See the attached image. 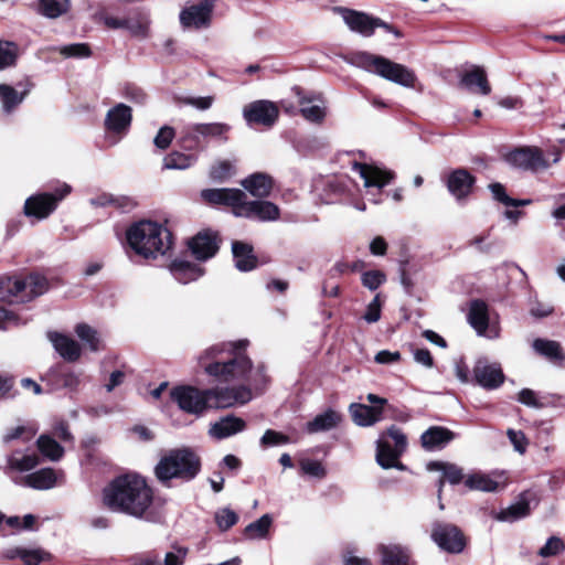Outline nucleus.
Returning <instances> with one entry per match:
<instances>
[{
	"label": "nucleus",
	"mask_w": 565,
	"mask_h": 565,
	"mask_svg": "<svg viewBox=\"0 0 565 565\" xmlns=\"http://www.w3.org/2000/svg\"><path fill=\"white\" fill-rule=\"evenodd\" d=\"M248 344L246 339L213 344L198 356V363L209 376L220 382H246L260 388L267 383V375L263 365L253 367L245 353Z\"/></svg>",
	"instance_id": "f257e3e1"
},
{
	"label": "nucleus",
	"mask_w": 565,
	"mask_h": 565,
	"mask_svg": "<svg viewBox=\"0 0 565 565\" xmlns=\"http://www.w3.org/2000/svg\"><path fill=\"white\" fill-rule=\"evenodd\" d=\"M152 502V489L137 473L118 476L103 489V503L107 509L136 519H142Z\"/></svg>",
	"instance_id": "f03ea898"
},
{
	"label": "nucleus",
	"mask_w": 565,
	"mask_h": 565,
	"mask_svg": "<svg viewBox=\"0 0 565 565\" xmlns=\"http://www.w3.org/2000/svg\"><path fill=\"white\" fill-rule=\"evenodd\" d=\"M126 236L130 248L147 259L164 255L172 245L171 232L151 221L135 223L127 230Z\"/></svg>",
	"instance_id": "7ed1b4c3"
},
{
	"label": "nucleus",
	"mask_w": 565,
	"mask_h": 565,
	"mask_svg": "<svg viewBox=\"0 0 565 565\" xmlns=\"http://www.w3.org/2000/svg\"><path fill=\"white\" fill-rule=\"evenodd\" d=\"M343 60L352 66L376 74L397 85L408 88L415 86L416 75L411 68L381 55L358 51L345 55Z\"/></svg>",
	"instance_id": "20e7f679"
},
{
	"label": "nucleus",
	"mask_w": 565,
	"mask_h": 565,
	"mask_svg": "<svg viewBox=\"0 0 565 565\" xmlns=\"http://www.w3.org/2000/svg\"><path fill=\"white\" fill-rule=\"evenodd\" d=\"M201 470L199 456L189 448L172 449L163 455L154 467L156 478L169 487L171 480L190 481Z\"/></svg>",
	"instance_id": "39448f33"
},
{
	"label": "nucleus",
	"mask_w": 565,
	"mask_h": 565,
	"mask_svg": "<svg viewBox=\"0 0 565 565\" xmlns=\"http://www.w3.org/2000/svg\"><path fill=\"white\" fill-rule=\"evenodd\" d=\"M230 130L225 122L191 124L183 128L181 141L186 149H199L203 141H226Z\"/></svg>",
	"instance_id": "423d86ee"
},
{
	"label": "nucleus",
	"mask_w": 565,
	"mask_h": 565,
	"mask_svg": "<svg viewBox=\"0 0 565 565\" xmlns=\"http://www.w3.org/2000/svg\"><path fill=\"white\" fill-rule=\"evenodd\" d=\"M334 12L341 15L347 26L362 36L369 38L373 35L376 28H384L387 31H393L392 26L379 18H373L364 12L337 7Z\"/></svg>",
	"instance_id": "0eeeda50"
},
{
	"label": "nucleus",
	"mask_w": 565,
	"mask_h": 565,
	"mask_svg": "<svg viewBox=\"0 0 565 565\" xmlns=\"http://www.w3.org/2000/svg\"><path fill=\"white\" fill-rule=\"evenodd\" d=\"M209 409H223L252 399L250 390L245 386L206 388Z\"/></svg>",
	"instance_id": "6e6552de"
},
{
	"label": "nucleus",
	"mask_w": 565,
	"mask_h": 565,
	"mask_svg": "<svg viewBox=\"0 0 565 565\" xmlns=\"http://www.w3.org/2000/svg\"><path fill=\"white\" fill-rule=\"evenodd\" d=\"M71 192V186L63 184L56 189L54 194L40 193L26 199L24 203V214L34 216L39 220L46 218L55 209L58 201Z\"/></svg>",
	"instance_id": "1a4fd4ad"
},
{
	"label": "nucleus",
	"mask_w": 565,
	"mask_h": 565,
	"mask_svg": "<svg viewBox=\"0 0 565 565\" xmlns=\"http://www.w3.org/2000/svg\"><path fill=\"white\" fill-rule=\"evenodd\" d=\"M205 394L206 390L194 386H178L171 391V398L183 412L201 416L209 409Z\"/></svg>",
	"instance_id": "9d476101"
},
{
	"label": "nucleus",
	"mask_w": 565,
	"mask_h": 565,
	"mask_svg": "<svg viewBox=\"0 0 565 565\" xmlns=\"http://www.w3.org/2000/svg\"><path fill=\"white\" fill-rule=\"evenodd\" d=\"M366 401L371 405L353 403L350 405V413L353 422L358 426L369 427L383 418L384 406L387 404V399L380 397L373 393L366 395Z\"/></svg>",
	"instance_id": "9b49d317"
},
{
	"label": "nucleus",
	"mask_w": 565,
	"mask_h": 565,
	"mask_svg": "<svg viewBox=\"0 0 565 565\" xmlns=\"http://www.w3.org/2000/svg\"><path fill=\"white\" fill-rule=\"evenodd\" d=\"M431 539L439 548L452 554L461 553L466 546L462 532L456 525L449 523H434Z\"/></svg>",
	"instance_id": "f8f14e48"
},
{
	"label": "nucleus",
	"mask_w": 565,
	"mask_h": 565,
	"mask_svg": "<svg viewBox=\"0 0 565 565\" xmlns=\"http://www.w3.org/2000/svg\"><path fill=\"white\" fill-rule=\"evenodd\" d=\"M243 117L248 125L273 127L279 117L278 106L270 100L259 99L244 106Z\"/></svg>",
	"instance_id": "ddd939ff"
},
{
	"label": "nucleus",
	"mask_w": 565,
	"mask_h": 565,
	"mask_svg": "<svg viewBox=\"0 0 565 565\" xmlns=\"http://www.w3.org/2000/svg\"><path fill=\"white\" fill-rule=\"evenodd\" d=\"M213 2L202 0L199 3L185 6L180 14V24L184 30H200L211 23Z\"/></svg>",
	"instance_id": "4468645a"
},
{
	"label": "nucleus",
	"mask_w": 565,
	"mask_h": 565,
	"mask_svg": "<svg viewBox=\"0 0 565 565\" xmlns=\"http://www.w3.org/2000/svg\"><path fill=\"white\" fill-rule=\"evenodd\" d=\"M237 217L257 218L262 222L277 221L280 216L279 207L269 201H247L244 193L239 207L236 212Z\"/></svg>",
	"instance_id": "2eb2a0df"
},
{
	"label": "nucleus",
	"mask_w": 565,
	"mask_h": 565,
	"mask_svg": "<svg viewBox=\"0 0 565 565\" xmlns=\"http://www.w3.org/2000/svg\"><path fill=\"white\" fill-rule=\"evenodd\" d=\"M507 160L516 168L532 172L544 170L548 167L542 151L535 147L515 149L507 156Z\"/></svg>",
	"instance_id": "dca6fc26"
},
{
	"label": "nucleus",
	"mask_w": 565,
	"mask_h": 565,
	"mask_svg": "<svg viewBox=\"0 0 565 565\" xmlns=\"http://www.w3.org/2000/svg\"><path fill=\"white\" fill-rule=\"evenodd\" d=\"M473 381L486 390H495L504 382L502 369L497 363L480 359L473 366Z\"/></svg>",
	"instance_id": "f3484780"
},
{
	"label": "nucleus",
	"mask_w": 565,
	"mask_h": 565,
	"mask_svg": "<svg viewBox=\"0 0 565 565\" xmlns=\"http://www.w3.org/2000/svg\"><path fill=\"white\" fill-rule=\"evenodd\" d=\"M301 116L315 124H321L327 115L324 100L320 96L305 94L299 87L294 88Z\"/></svg>",
	"instance_id": "a211bd4d"
},
{
	"label": "nucleus",
	"mask_w": 565,
	"mask_h": 565,
	"mask_svg": "<svg viewBox=\"0 0 565 565\" xmlns=\"http://www.w3.org/2000/svg\"><path fill=\"white\" fill-rule=\"evenodd\" d=\"M489 309L484 301L473 300L470 303L468 312V322L476 330L479 335L488 338H497L499 335L498 329L489 327Z\"/></svg>",
	"instance_id": "6ab92c4d"
},
{
	"label": "nucleus",
	"mask_w": 565,
	"mask_h": 565,
	"mask_svg": "<svg viewBox=\"0 0 565 565\" xmlns=\"http://www.w3.org/2000/svg\"><path fill=\"white\" fill-rule=\"evenodd\" d=\"M244 192L239 189H205L201 191V198L211 205H225L232 209L236 216Z\"/></svg>",
	"instance_id": "aec40b11"
},
{
	"label": "nucleus",
	"mask_w": 565,
	"mask_h": 565,
	"mask_svg": "<svg viewBox=\"0 0 565 565\" xmlns=\"http://www.w3.org/2000/svg\"><path fill=\"white\" fill-rule=\"evenodd\" d=\"M131 108L122 103L110 108L105 117V128L107 131L124 136L131 125Z\"/></svg>",
	"instance_id": "412c9836"
},
{
	"label": "nucleus",
	"mask_w": 565,
	"mask_h": 565,
	"mask_svg": "<svg viewBox=\"0 0 565 565\" xmlns=\"http://www.w3.org/2000/svg\"><path fill=\"white\" fill-rule=\"evenodd\" d=\"M245 428L246 422L243 418L235 415H226L212 423L207 434L212 439L222 440L244 431Z\"/></svg>",
	"instance_id": "4be33fe9"
},
{
	"label": "nucleus",
	"mask_w": 565,
	"mask_h": 565,
	"mask_svg": "<svg viewBox=\"0 0 565 565\" xmlns=\"http://www.w3.org/2000/svg\"><path fill=\"white\" fill-rule=\"evenodd\" d=\"M57 478L54 469L43 468L24 477H13V482L35 490H47L56 486Z\"/></svg>",
	"instance_id": "5701e85b"
},
{
	"label": "nucleus",
	"mask_w": 565,
	"mask_h": 565,
	"mask_svg": "<svg viewBox=\"0 0 565 565\" xmlns=\"http://www.w3.org/2000/svg\"><path fill=\"white\" fill-rule=\"evenodd\" d=\"M39 463L40 460L35 454H23L22 451L15 450L7 458L4 473L13 481V477H23L22 473L31 471Z\"/></svg>",
	"instance_id": "b1692460"
},
{
	"label": "nucleus",
	"mask_w": 565,
	"mask_h": 565,
	"mask_svg": "<svg viewBox=\"0 0 565 565\" xmlns=\"http://www.w3.org/2000/svg\"><path fill=\"white\" fill-rule=\"evenodd\" d=\"M353 170L356 171L364 181L365 188L383 189L394 179V173L388 170H383L374 166L358 163L353 164Z\"/></svg>",
	"instance_id": "393cba45"
},
{
	"label": "nucleus",
	"mask_w": 565,
	"mask_h": 565,
	"mask_svg": "<svg viewBox=\"0 0 565 565\" xmlns=\"http://www.w3.org/2000/svg\"><path fill=\"white\" fill-rule=\"evenodd\" d=\"M189 247L196 259L206 260L218 249L217 237L212 232H201L191 239Z\"/></svg>",
	"instance_id": "a878e982"
},
{
	"label": "nucleus",
	"mask_w": 565,
	"mask_h": 565,
	"mask_svg": "<svg viewBox=\"0 0 565 565\" xmlns=\"http://www.w3.org/2000/svg\"><path fill=\"white\" fill-rule=\"evenodd\" d=\"M475 182V177L466 169H457L448 175L447 188L457 200H463L470 194Z\"/></svg>",
	"instance_id": "bb28decb"
},
{
	"label": "nucleus",
	"mask_w": 565,
	"mask_h": 565,
	"mask_svg": "<svg viewBox=\"0 0 565 565\" xmlns=\"http://www.w3.org/2000/svg\"><path fill=\"white\" fill-rule=\"evenodd\" d=\"M460 84L472 93L487 96L491 93V86L488 82L484 70L480 66H472L465 72L460 78Z\"/></svg>",
	"instance_id": "cd10ccee"
},
{
	"label": "nucleus",
	"mask_w": 565,
	"mask_h": 565,
	"mask_svg": "<svg viewBox=\"0 0 565 565\" xmlns=\"http://www.w3.org/2000/svg\"><path fill=\"white\" fill-rule=\"evenodd\" d=\"M49 339L64 360L75 362L81 358L82 349L74 339L58 332H50Z\"/></svg>",
	"instance_id": "c85d7f7f"
},
{
	"label": "nucleus",
	"mask_w": 565,
	"mask_h": 565,
	"mask_svg": "<svg viewBox=\"0 0 565 565\" xmlns=\"http://www.w3.org/2000/svg\"><path fill=\"white\" fill-rule=\"evenodd\" d=\"M454 437L455 435L451 430L440 426H433L422 434L420 443L424 449L433 451L444 448Z\"/></svg>",
	"instance_id": "c756f323"
},
{
	"label": "nucleus",
	"mask_w": 565,
	"mask_h": 565,
	"mask_svg": "<svg viewBox=\"0 0 565 565\" xmlns=\"http://www.w3.org/2000/svg\"><path fill=\"white\" fill-rule=\"evenodd\" d=\"M402 454L403 452L392 447L390 443L384 439V436H381L376 443V461L384 469L396 468L404 470L405 466L398 460Z\"/></svg>",
	"instance_id": "7c9ffc66"
},
{
	"label": "nucleus",
	"mask_w": 565,
	"mask_h": 565,
	"mask_svg": "<svg viewBox=\"0 0 565 565\" xmlns=\"http://www.w3.org/2000/svg\"><path fill=\"white\" fill-rule=\"evenodd\" d=\"M232 253L235 262V267L239 271H249L256 268L257 258L253 253V246L239 241L232 244Z\"/></svg>",
	"instance_id": "2f4dec72"
},
{
	"label": "nucleus",
	"mask_w": 565,
	"mask_h": 565,
	"mask_svg": "<svg viewBox=\"0 0 565 565\" xmlns=\"http://www.w3.org/2000/svg\"><path fill=\"white\" fill-rule=\"evenodd\" d=\"M243 188L253 196L266 198L273 189V179L266 173H254L242 181Z\"/></svg>",
	"instance_id": "473e14b6"
},
{
	"label": "nucleus",
	"mask_w": 565,
	"mask_h": 565,
	"mask_svg": "<svg viewBox=\"0 0 565 565\" xmlns=\"http://www.w3.org/2000/svg\"><path fill=\"white\" fill-rule=\"evenodd\" d=\"M9 559L20 558L24 565H40L44 561L52 559V554L42 548L15 547L6 553Z\"/></svg>",
	"instance_id": "72a5a7b5"
},
{
	"label": "nucleus",
	"mask_w": 565,
	"mask_h": 565,
	"mask_svg": "<svg viewBox=\"0 0 565 565\" xmlns=\"http://www.w3.org/2000/svg\"><path fill=\"white\" fill-rule=\"evenodd\" d=\"M173 277L181 284L196 280L203 275V269L186 260H174L170 266Z\"/></svg>",
	"instance_id": "f704fd0d"
},
{
	"label": "nucleus",
	"mask_w": 565,
	"mask_h": 565,
	"mask_svg": "<svg viewBox=\"0 0 565 565\" xmlns=\"http://www.w3.org/2000/svg\"><path fill=\"white\" fill-rule=\"evenodd\" d=\"M150 15L145 11H137L126 18V30L136 38H148L150 33Z\"/></svg>",
	"instance_id": "c9c22d12"
},
{
	"label": "nucleus",
	"mask_w": 565,
	"mask_h": 565,
	"mask_svg": "<svg viewBox=\"0 0 565 565\" xmlns=\"http://www.w3.org/2000/svg\"><path fill=\"white\" fill-rule=\"evenodd\" d=\"M341 420V415L332 409L317 415L312 420L306 425V430L309 434L326 431L334 428Z\"/></svg>",
	"instance_id": "e433bc0d"
},
{
	"label": "nucleus",
	"mask_w": 565,
	"mask_h": 565,
	"mask_svg": "<svg viewBox=\"0 0 565 565\" xmlns=\"http://www.w3.org/2000/svg\"><path fill=\"white\" fill-rule=\"evenodd\" d=\"M379 552L382 565H407L408 552L399 545H380Z\"/></svg>",
	"instance_id": "4c0bfd02"
},
{
	"label": "nucleus",
	"mask_w": 565,
	"mask_h": 565,
	"mask_svg": "<svg viewBox=\"0 0 565 565\" xmlns=\"http://www.w3.org/2000/svg\"><path fill=\"white\" fill-rule=\"evenodd\" d=\"M533 350L551 360V361H563L565 359L561 344L554 340L535 339L532 343Z\"/></svg>",
	"instance_id": "58836bf2"
},
{
	"label": "nucleus",
	"mask_w": 565,
	"mask_h": 565,
	"mask_svg": "<svg viewBox=\"0 0 565 565\" xmlns=\"http://www.w3.org/2000/svg\"><path fill=\"white\" fill-rule=\"evenodd\" d=\"M29 92L30 88H26L24 92L19 94L12 86L0 84V102L2 104L3 111L10 114L23 102Z\"/></svg>",
	"instance_id": "ea45409f"
},
{
	"label": "nucleus",
	"mask_w": 565,
	"mask_h": 565,
	"mask_svg": "<svg viewBox=\"0 0 565 565\" xmlns=\"http://www.w3.org/2000/svg\"><path fill=\"white\" fill-rule=\"evenodd\" d=\"M465 484L470 490L494 492L499 489V482L488 475L475 472L466 477Z\"/></svg>",
	"instance_id": "a19ab883"
},
{
	"label": "nucleus",
	"mask_w": 565,
	"mask_h": 565,
	"mask_svg": "<svg viewBox=\"0 0 565 565\" xmlns=\"http://www.w3.org/2000/svg\"><path fill=\"white\" fill-rule=\"evenodd\" d=\"M36 444L41 454L52 461L60 460L64 455L63 447L47 435H41Z\"/></svg>",
	"instance_id": "79ce46f5"
},
{
	"label": "nucleus",
	"mask_w": 565,
	"mask_h": 565,
	"mask_svg": "<svg viewBox=\"0 0 565 565\" xmlns=\"http://www.w3.org/2000/svg\"><path fill=\"white\" fill-rule=\"evenodd\" d=\"M70 0H40L39 11L42 15L56 19L70 9Z\"/></svg>",
	"instance_id": "37998d69"
},
{
	"label": "nucleus",
	"mask_w": 565,
	"mask_h": 565,
	"mask_svg": "<svg viewBox=\"0 0 565 565\" xmlns=\"http://www.w3.org/2000/svg\"><path fill=\"white\" fill-rule=\"evenodd\" d=\"M25 291V281L18 277H2L0 278V298L7 299L9 297H17Z\"/></svg>",
	"instance_id": "c03bdc74"
},
{
	"label": "nucleus",
	"mask_w": 565,
	"mask_h": 565,
	"mask_svg": "<svg viewBox=\"0 0 565 565\" xmlns=\"http://www.w3.org/2000/svg\"><path fill=\"white\" fill-rule=\"evenodd\" d=\"M19 56V46L11 41L0 40V71L14 66Z\"/></svg>",
	"instance_id": "a18cd8bd"
},
{
	"label": "nucleus",
	"mask_w": 565,
	"mask_h": 565,
	"mask_svg": "<svg viewBox=\"0 0 565 565\" xmlns=\"http://www.w3.org/2000/svg\"><path fill=\"white\" fill-rule=\"evenodd\" d=\"M530 513L529 502L525 500H520L514 504H511L507 509H503L499 515L498 520L504 522H514L526 516Z\"/></svg>",
	"instance_id": "49530a36"
},
{
	"label": "nucleus",
	"mask_w": 565,
	"mask_h": 565,
	"mask_svg": "<svg viewBox=\"0 0 565 565\" xmlns=\"http://www.w3.org/2000/svg\"><path fill=\"white\" fill-rule=\"evenodd\" d=\"M271 522H273L271 516L269 514H264L258 520L249 523L245 527V535L252 540L264 539V537H266V535L269 531Z\"/></svg>",
	"instance_id": "de8ad7c7"
},
{
	"label": "nucleus",
	"mask_w": 565,
	"mask_h": 565,
	"mask_svg": "<svg viewBox=\"0 0 565 565\" xmlns=\"http://www.w3.org/2000/svg\"><path fill=\"white\" fill-rule=\"evenodd\" d=\"M77 337L85 342L92 351H98L102 348V341L98 332L85 323H79L75 328Z\"/></svg>",
	"instance_id": "09e8293b"
},
{
	"label": "nucleus",
	"mask_w": 565,
	"mask_h": 565,
	"mask_svg": "<svg viewBox=\"0 0 565 565\" xmlns=\"http://www.w3.org/2000/svg\"><path fill=\"white\" fill-rule=\"evenodd\" d=\"M429 470H440L444 473V477L451 483L457 484L463 479L462 470L450 463H444V462H430L428 465Z\"/></svg>",
	"instance_id": "8fccbe9b"
},
{
	"label": "nucleus",
	"mask_w": 565,
	"mask_h": 565,
	"mask_svg": "<svg viewBox=\"0 0 565 565\" xmlns=\"http://www.w3.org/2000/svg\"><path fill=\"white\" fill-rule=\"evenodd\" d=\"M194 161L195 158L193 156L184 154L181 152H172L164 158L163 167L166 169L184 170L191 167Z\"/></svg>",
	"instance_id": "3c124183"
},
{
	"label": "nucleus",
	"mask_w": 565,
	"mask_h": 565,
	"mask_svg": "<svg viewBox=\"0 0 565 565\" xmlns=\"http://www.w3.org/2000/svg\"><path fill=\"white\" fill-rule=\"evenodd\" d=\"M25 291L32 297L43 295L47 290V280L39 274H31L25 279Z\"/></svg>",
	"instance_id": "603ef678"
},
{
	"label": "nucleus",
	"mask_w": 565,
	"mask_h": 565,
	"mask_svg": "<svg viewBox=\"0 0 565 565\" xmlns=\"http://www.w3.org/2000/svg\"><path fill=\"white\" fill-rule=\"evenodd\" d=\"M214 519L221 531H227L237 523L238 515L233 510L223 508L215 512Z\"/></svg>",
	"instance_id": "864d4df0"
},
{
	"label": "nucleus",
	"mask_w": 565,
	"mask_h": 565,
	"mask_svg": "<svg viewBox=\"0 0 565 565\" xmlns=\"http://www.w3.org/2000/svg\"><path fill=\"white\" fill-rule=\"evenodd\" d=\"M289 443L290 438L287 435L273 429H267L260 438V445L263 447H273Z\"/></svg>",
	"instance_id": "5fc2aeb1"
},
{
	"label": "nucleus",
	"mask_w": 565,
	"mask_h": 565,
	"mask_svg": "<svg viewBox=\"0 0 565 565\" xmlns=\"http://www.w3.org/2000/svg\"><path fill=\"white\" fill-rule=\"evenodd\" d=\"M58 52L65 57H88L90 55V49L85 43H73L61 46Z\"/></svg>",
	"instance_id": "6e6d98bb"
},
{
	"label": "nucleus",
	"mask_w": 565,
	"mask_h": 565,
	"mask_svg": "<svg viewBox=\"0 0 565 565\" xmlns=\"http://www.w3.org/2000/svg\"><path fill=\"white\" fill-rule=\"evenodd\" d=\"M36 434V428L32 425L29 426H17L15 428H12L10 431L7 433L4 436V441H11L14 439H23V440H30L32 439Z\"/></svg>",
	"instance_id": "4d7b16f0"
},
{
	"label": "nucleus",
	"mask_w": 565,
	"mask_h": 565,
	"mask_svg": "<svg viewBox=\"0 0 565 565\" xmlns=\"http://www.w3.org/2000/svg\"><path fill=\"white\" fill-rule=\"evenodd\" d=\"M386 277L384 273L380 270H369L362 274L361 280L365 288L370 290H376L384 281Z\"/></svg>",
	"instance_id": "13d9d810"
},
{
	"label": "nucleus",
	"mask_w": 565,
	"mask_h": 565,
	"mask_svg": "<svg viewBox=\"0 0 565 565\" xmlns=\"http://www.w3.org/2000/svg\"><path fill=\"white\" fill-rule=\"evenodd\" d=\"M233 173V164L230 161H220L210 170V177L215 181H224Z\"/></svg>",
	"instance_id": "bf43d9fd"
},
{
	"label": "nucleus",
	"mask_w": 565,
	"mask_h": 565,
	"mask_svg": "<svg viewBox=\"0 0 565 565\" xmlns=\"http://www.w3.org/2000/svg\"><path fill=\"white\" fill-rule=\"evenodd\" d=\"M565 548V544L558 536H551L544 546L539 551V555L542 557H550L557 555Z\"/></svg>",
	"instance_id": "052dcab7"
},
{
	"label": "nucleus",
	"mask_w": 565,
	"mask_h": 565,
	"mask_svg": "<svg viewBox=\"0 0 565 565\" xmlns=\"http://www.w3.org/2000/svg\"><path fill=\"white\" fill-rule=\"evenodd\" d=\"M382 303L380 301V295H376L373 300L367 305L363 319L367 323L377 322L381 318Z\"/></svg>",
	"instance_id": "680f3d73"
},
{
	"label": "nucleus",
	"mask_w": 565,
	"mask_h": 565,
	"mask_svg": "<svg viewBox=\"0 0 565 565\" xmlns=\"http://www.w3.org/2000/svg\"><path fill=\"white\" fill-rule=\"evenodd\" d=\"M173 138H174V129L170 126H163L158 131L157 136L154 137L153 142L159 149L163 150L170 146Z\"/></svg>",
	"instance_id": "e2e57ef3"
},
{
	"label": "nucleus",
	"mask_w": 565,
	"mask_h": 565,
	"mask_svg": "<svg viewBox=\"0 0 565 565\" xmlns=\"http://www.w3.org/2000/svg\"><path fill=\"white\" fill-rule=\"evenodd\" d=\"M182 104L192 106L199 110H206L211 108L214 103L213 96H200V97H183L180 99Z\"/></svg>",
	"instance_id": "0e129e2a"
},
{
	"label": "nucleus",
	"mask_w": 565,
	"mask_h": 565,
	"mask_svg": "<svg viewBox=\"0 0 565 565\" xmlns=\"http://www.w3.org/2000/svg\"><path fill=\"white\" fill-rule=\"evenodd\" d=\"M507 435L513 445L515 451L524 454L526 451L527 440L521 430L508 429Z\"/></svg>",
	"instance_id": "69168bd1"
},
{
	"label": "nucleus",
	"mask_w": 565,
	"mask_h": 565,
	"mask_svg": "<svg viewBox=\"0 0 565 565\" xmlns=\"http://www.w3.org/2000/svg\"><path fill=\"white\" fill-rule=\"evenodd\" d=\"M52 372L57 374L61 385L63 387L75 390L78 387L81 383L79 375L76 374L75 372H58L57 370H53Z\"/></svg>",
	"instance_id": "338daca9"
},
{
	"label": "nucleus",
	"mask_w": 565,
	"mask_h": 565,
	"mask_svg": "<svg viewBox=\"0 0 565 565\" xmlns=\"http://www.w3.org/2000/svg\"><path fill=\"white\" fill-rule=\"evenodd\" d=\"M96 18L102 21L108 29L118 30V29H125L126 30V18H115L109 14H107L104 11H99L96 14Z\"/></svg>",
	"instance_id": "774afa93"
}]
</instances>
